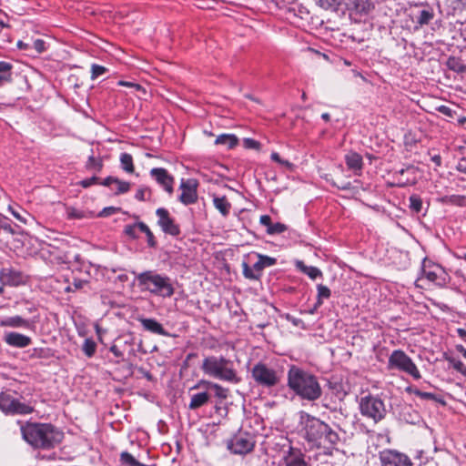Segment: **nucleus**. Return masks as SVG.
<instances>
[{"instance_id": "a19ab883", "label": "nucleus", "mask_w": 466, "mask_h": 466, "mask_svg": "<svg viewBox=\"0 0 466 466\" xmlns=\"http://www.w3.org/2000/svg\"><path fill=\"white\" fill-rule=\"evenodd\" d=\"M241 266H242L243 276L246 279H250V280H258L259 279V274L255 273L253 268L251 267H249V265L246 261H243Z\"/></svg>"}, {"instance_id": "5701e85b", "label": "nucleus", "mask_w": 466, "mask_h": 466, "mask_svg": "<svg viewBox=\"0 0 466 466\" xmlns=\"http://www.w3.org/2000/svg\"><path fill=\"white\" fill-rule=\"evenodd\" d=\"M345 162L349 169L353 170L359 175L363 167V159L361 155L357 152H350L345 156Z\"/></svg>"}, {"instance_id": "79ce46f5", "label": "nucleus", "mask_w": 466, "mask_h": 466, "mask_svg": "<svg viewBox=\"0 0 466 466\" xmlns=\"http://www.w3.org/2000/svg\"><path fill=\"white\" fill-rule=\"evenodd\" d=\"M433 18L432 11L429 9H423L420 12L419 16L417 18V23L420 25H428L430 21Z\"/></svg>"}, {"instance_id": "6ab92c4d", "label": "nucleus", "mask_w": 466, "mask_h": 466, "mask_svg": "<svg viewBox=\"0 0 466 466\" xmlns=\"http://www.w3.org/2000/svg\"><path fill=\"white\" fill-rule=\"evenodd\" d=\"M4 340L7 345L15 348H25L32 343L30 337L14 331L5 333Z\"/></svg>"}, {"instance_id": "f704fd0d", "label": "nucleus", "mask_w": 466, "mask_h": 466, "mask_svg": "<svg viewBox=\"0 0 466 466\" xmlns=\"http://www.w3.org/2000/svg\"><path fill=\"white\" fill-rule=\"evenodd\" d=\"M317 306H321L323 304V299H328L331 296L330 289L323 285V284H318L317 285Z\"/></svg>"}, {"instance_id": "39448f33", "label": "nucleus", "mask_w": 466, "mask_h": 466, "mask_svg": "<svg viewBox=\"0 0 466 466\" xmlns=\"http://www.w3.org/2000/svg\"><path fill=\"white\" fill-rule=\"evenodd\" d=\"M201 370L204 374L232 384L240 381L232 360L223 356H208L203 360Z\"/></svg>"}, {"instance_id": "c756f323", "label": "nucleus", "mask_w": 466, "mask_h": 466, "mask_svg": "<svg viewBox=\"0 0 466 466\" xmlns=\"http://www.w3.org/2000/svg\"><path fill=\"white\" fill-rule=\"evenodd\" d=\"M409 208L412 213L420 214L423 210V201L420 195L412 194L409 198Z\"/></svg>"}, {"instance_id": "20e7f679", "label": "nucleus", "mask_w": 466, "mask_h": 466, "mask_svg": "<svg viewBox=\"0 0 466 466\" xmlns=\"http://www.w3.org/2000/svg\"><path fill=\"white\" fill-rule=\"evenodd\" d=\"M132 273L141 291H148L163 298H170L175 293L171 279L167 275L159 274L156 270H146L141 273L132 271Z\"/></svg>"}, {"instance_id": "de8ad7c7", "label": "nucleus", "mask_w": 466, "mask_h": 466, "mask_svg": "<svg viewBox=\"0 0 466 466\" xmlns=\"http://www.w3.org/2000/svg\"><path fill=\"white\" fill-rule=\"evenodd\" d=\"M150 196H151V191L148 187H139L135 194L136 199H137L139 201L148 200L150 198Z\"/></svg>"}, {"instance_id": "473e14b6", "label": "nucleus", "mask_w": 466, "mask_h": 466, "mask_svg": "<svg viewBox=\"0 0 466 466\" xmlns=\"http://www.w3.org/2000/svg\"><path fill=\"white\" fill-rule=\"evenodd\" d=\"M120 163L121 167L127 173L132 174L135 171V167L133 164V157L128 153H122L120 155Z\"/></svg>"}, {"instance_id": "c9c22d12", "label": "nucleus", "mask_w": 466, "mask_h": 466, "mask_svg": "<svg viewBox=\"0 0 466 466\" xmlns=\"http://www.w3.org/2000/svg\"><path fill=\"white\" fill-rule=\"evenodd\" d=\"M82 351L87 358H92L96 351V343L95 340L91 338L86 339L82 346Z\"/></svg>"}, {"instance_id": "a18cd8bd", "label": "nucleus", "mask_w": 466, "mask_h": 466, "mask_svg": "<svg viewBox=\"0 0 466 466\" xmlns=\"http://www.w3.org/2000/svg\"><path fill=\"white\" fill-rule=\"evenodd\" d=\"M408 390L422 400H437L436 395L431 392L421 391L418 389H410V388H408Z\"/></svg>"}, {"instance_id": "e433bc0d", "label": "nucleus", "mask_w": 466, "mask_h": 466, "mask_svg": "<svg viewBox=\"0 0 466 466\" xmlns=\"http://www.w3.org/2000/svg\"><path fill=\"white\" fill-rule=\"evenodd\" d=\"M445 360L449 362L450 367L453 368L458 372L466 377V366L461 360L449 356H446Z\"/></svg>"}, {"instance_id": "393cba45", "label": "nucleus", "mask_w": 466, "mask_h": 466, "mask_svg": "<svg viewBox=\"0 0 466 466\" xmlns=\"http://www.w3.org/2000/svg\"><path fill=\"white\" fill-rule=\"evenodd\" d=\"M438 202L443 205H451L456 207L466 206V196L461 195H450L438 198Z\"/></svg>"}, {"instance_id": "0e129e2a", "label": "nucleus", "mask_w": 466, "mask_h": 466, "mask_svg": "<svg viewBox=\"0 0 466 466\" xmlns=\"http://www.w3.org/2000/svg\"><path fill=\"white\" fill-rule=\"evenodd\" d=\"M332 185L337 187L340 190H350L351 188L350 182H342L340 184H337V183L333 182Z\"/></svg>"}, {"instance_id": "4be33fe9", "label": "nucleus", "mask_w": 466, "mask_h": 466, "mask_svg": "<svg viewBox=\"0 0 466 466\" xmlns=\"http://www.w3.org/2000/svg\"><path fill=\"white\" fill-rule=\"evenodd\" d=\"M35 323V321H29L21 316H12L7 317L1 320L0 326L1 327H10V328H25L30 329L32 324Z\"/></svg>"}, {"instance_id": "864d4df0", "label": "nucleus", "mask_w": 466, "mask_h": 466, "mask_svg": "<svg viewBox=\"0 0 466 466\" xmlns=\"http://www.w3.org/2000/svg\"><path fill=\"white\" fill-rule=\"evenodd\" d=\"M214 384H215V382L201 380L196 385H194L193 387L190 388V391L204 388L206 390H208L209 392V390H211V385H214Z\"/></svg>"}, {"instance_id": "f8f14e48", "label": "nucleus", "mask_w": 466, "mask_h": 466, "mask_svg": "<svg viewBox=\"0 0 466 466\" xmlns=\"http://www.w3.org/2000/svg\"><path fill=\"white\" fill-rule=\"evenodd\" d=\"M157 217V225L161 230L172 237H178L181 233L180 227L176 223L175 218L171 217L169 211L165 208H158L156 210Z\"/></svg>"}, {"instance_id": "7ed1b4c3", "label": "nucleus", "mask_w": 466, "mask_h": 466, "mask_svg": "<svg viewBox=\"0 0 466 466\" xmlns=\"http://www.w3.org/2000/svg\"><path fill=\"white\" fill-rule=\"evenodd\" d=\"M23 439L33 448L50 450L60 443L64 434L50 423L26 422L21 426Z\"/></svg>"}, {"instance_id": "3c124183", "label": "nucleus", "mask_w": 466, "mask_h": 466, "mask_svg": "<svg viewBox=\"0 0 466 466\" xmlns=\"http://www.w3.org/2000/svg\"><path fill=\"white\" fill-rule=\"evenodd\" d=\"M243 146L247 149H255L259 150L260 149V143L253 138H244L243 140Z\"/></svg>"}, {"instance_id": "7c9ffc66", "label": "nucleus", "mask_w": 466, "mask_h": 466, "mask_svg": "<svg viewBox=\"0 0 466 466\" xmlns=\"http://www.w3.org/2000/svg\"><path fill=\"white\" fill-rule=\"evenodd\" d=\"M138 227H139V231L142 233H145V235L147 237V246L152 248H157V242L156 240V238H155L153 232L148 228V226L146 223L139 221Z\"/></svg>"}, {"instance_id": "0eeeda50", "label": "nucleus", "mask_w": 466, "mask_h": 466, "mask_svg": "<svg viewBox=\"0 0 466 466\" xmlns=\"http://www.w3.org/2000/svg\"><path fill=\"white\" fill-rule=\"evenodd\" d=\"M359 408L363 417L372 420L375 423L382 420L387 414L384 401L380 397L372 394L361 397Z\"/></svg>"}, {"instance_id": "6e6552de", "label": "nucleus", "mask_w": 466, "mask_h": 466, "mask_svg": "<svg viewBox=\"0 0 466 466\" xmlns=\"http://www.w3.org/2000/svg\"><path fill=\"white\" fill-rule=\"evenodd\" d=\"M0 410L7 416L28 415L34 411L33 406L15 398L10 391L0 393Z\"/></svg>"}, {"instance_id": "9d476101", "label": "nucleus", "mask_w": 466, "mask_h": 466, "mask_svg": "<svg viewBox=\"0 0 466 466\" xmlns=\"http://www.w3.org/2000/svg\"><path fill=\"white\" fill-rule=\"evenodd\" d=\"M254 436L247 431H238L227 441L228 450L234 454L245 455L255 448Z\"/></svg>"}, {"instance_id": "f257e3e1", "label": "nucleus", "mask_w": 466, "mask_h": 466, "mask_svg": "<svg viewBox=\"0 0 466 466\" xmlns=\"http://www.w3.org/2000/svg\"><path fill=\"white\" fill-rule=\"evenodd\" d=\"M299 434L310 448H335L340 442L339 433L328 423L308 412L300 411Z\"/></svg>"}, {"instance_id": "69168bd1", "label": "nucleus", "mask_w": 466, "mask_h": 466, "mask_svg": "<svg viewBox=\"0 0 466 466\" xmlns=\"http://www.w3.org/2000/svg\"><path fill=\"white\" fill-rule=\"evenodd\" d=\"M253 270L255 271V273H258L259 274V279L261 278L262 276V272L264 270V268L261 264V262L259 260H258L252 267Z\"/></svg>"}, {"instance_id": "603ef678", "label": "nucleus", "mask_w": 466, "mask_h": 466, "mask_svg": "<svg viewBox=\"0 0 466 466\" xmlns=\"http://www.w3.org/2000/svg\"><path fill=\"white\" fill-rule=\"evenodd\" d=\"M121 210L120 208H116V207H106V208H104L97 215V217H100V218H106V217H109L111 215H114V214H116L118 213L119 211Z\"/></svg>"}, {"instance_id": "09e8293b", "label": "nucleus", "mask_w": 466, "mask_h": 466, "mask_svg": "<svg viewBox=\"0 0 466 466\" xmlns=\"http://www.w3.org/2000/svg\"><path fill=\"white\" fill-rule=\"evenodd\" d=\"M12 68L13 66L5 61H0V76H6L9 77V82L12 81Z\"/></svg>"}, {"instance_id": "338daca9", "label": "nucleus", "mask_w": 466, "mask_h": 466, "mask_svg": "<svg viewBox=\"0 0 466 466\" xmlns=\"http://www.w3.org/2000/svg\"><path fill=\"white\" fill-rule=\"evenodd\" d=\"M87 283V281L86 280H82V279H74L72 285L74 287V289L76 290V289H80L84 287V285H86Z\"/></svg>"}, {"instance_id": "412c9836", "label": "nucleus", "mask_w": 466, "mask_h": 466, "mask_svg": "<svg viewBox=\"0 0 466 466\" xmlns=\"http://www.w3.org/2000/svg\"><path fill=\"white\" fill-rule=\"evenodd\" d=\"M144 329L157 335L168 336V332L163 328L162 324L155 319L141 318L138 319Z\"/></svg>"}, {"instance_id": "e2e57ef3", "label": "nucleus", "mask_w": 466, "mask_h": 466, "mask_svg": "<svg viewBox=\"0 0 466 466\" xmlns=\"http://www.w3.org/2000/svg\"><path fill=\"white\" fill-rule=\"evenodd\" d=\"M109 350L114 354L116 358L123 360L124 353L118 349L116 345H112Z\"/></svg>"}, {"instance_id": "774afa93", "label": "nucleus", "mask_w": 466, "mask_h": 466, "mask_svg": "<svg viewBox=\"0 0 466 466\" xmlns=\"http://www.w3.org/2000/svg\"><path fill=\"white\" fill-rule=\"evenodd\" d=\"M457 170L466 174V159H461L457 165Z\"/></svg>"}, {"instance_id": "8fccbe9b", "label": "nucleus", "mask_w": 466, "mask_h": 466, "mask_svg": "<svg viewBox=\"0 0 466 466\" xmlns=\"http://www.w3.org/2000/svg\"><path fill=\"white\" fill-rule=\"evenodd\" d=\"M258 258L264 268L274 266L277 263V258L267 255L258 254Z\"/></svg>"}, {"instance_id": "a211bd4d", "label": "nucleus", "mask_w": 466, "mask_h": 466, "mask_svg": "<svg viewBox=\"0 0 466 466\" xmlns=\"http://www.w3.org/2000/svg\"><path fill=\"white\" fill-rule=\"evenodd\" d=\"M341 9L339 11H353L357 14H368L372 8L370 0H340Z\"/></svg>"}, {"instance_id": "4c0bfd02", "label": "nucleus", "mask_w": 466, "mask_h": 466, "mask_svg": "<svg viewBox=\"0 0 466 466\" xmlns=\"http://www.w3.org/2000/svg\"><path fill=\"white\" fill-rule=\"evenodd\" d=\"M120 461L123 464H127L128 466H148L139 462L132 454L127 451H123L120 454Z\"/></svg>"}, {"instance_id": "6e6d98bb", "label": "nucleus", "mask_w": 466, "mask_h": 466, "mask_svg": "<svg viewBox=\"0 0 466 466\" xmlns=\"http://www.w3.org/2000/svg\"><path fill=\"white\" fill-rule=\"evenodd\" d=\"M32 47L36 53L41 54L46 50V42L43 39H36L33 42Z\"/></svg>"}, {"instance_id": "4d7b16f0", "label": "nucleus", "mask_w": 466, "mask_h": 466, "mask_svg": "<svg viewBox=\"0 0 466 466\" xmlns=\"http://www.w3.org/2000/svg\"><path fill=\"white\" fill-rule=\"evenodd\" d=\"M437 111L448 117H451V118H453L454 114H455L454 110H452L451 107L444 106V105L438 106Z\"/></svg>"}, {"instance_id": "f03ea898", "label": "nucleus", "mask_w": 466, "mask_h": 466, "mask_svg": "<svg viewBox=\"0 0 466 466\" xmlns=\"http://www.w3.org/2000/svg\"><path fill=\"white\" fill-rule=\"evenodd\" d=\"M287 386L301 400L309 401L319 400L322 394L318 378L297 365L289 366L287 373Z\"/></svg>"}, {"instance_id": "f3484780", "label": "nucleus", "mask_w": 466, "mask_h": 466, "mask_svg": "<svg viewBox=\"0 0 466 466\" xmlns=\"http://www.w3.org/2000/svg\"><path fill=\"white\" fill-rule=\"evenodd\" d=\"M282 460L285 466H310L305 461V454L299 449L292 446H289Z\"/></svg>"}, {"instance_id": "58836bf2", "label": "nucleus", "mask_w": 466, "mask_h": 466, "mask_svg": "<svg viewBox=\"0 0 466 466\" xmlns=\"http://www.w3.org/2000/svg\"><path fill=\"white\" fill-rule=\"evenodd\" d=\"M86 168L87 170H96V172H100L103 168V161L101 159L96 158L93 155L88 157V159L86 163Z\"/></svg>"}, {"instance_id": "5fc2aeb1", "label": "nucleus", "mask_w": 466, "mask_h": 466, "mask_svg": "<svg viewBox=\"0 0 466 466\" xmlns=\"http://www.w3.org/2000/svg\"><path fill=\"white\" fill-rule=\"evenodd\" d=\"M270 158H271V160H273L275 162H278L281 166H284V167H289V168L292 167V164L289 160L282 159L280 157L279 154L277 153V152H273L271 154V156H270Z\"/></svg>"}, {"instance_id": "4468645a", "label": "nucleus", "mask_w": 466, "mask_h": 466, "mask_svg": "<svg viewBox=\"0 0 466 466\" xmlns=\"http://www.w3.org/2000/svg\"><path fill=\"white\" fill-rule=\"evenodd\" d=\"M198 183L196 179H182L180 183L182 193L178 198L179 201L186 206L196 203L198 198Z\"/></svg>"}, {"instance_id": "cd10ccee", "label": "nucleus", "mask_w": 466, "mask_h": 466, "mask_svg": "<svg viewBox=\"0 0 466 466\" xmlns=\"http://www.w3.org/2000/svg\"><path fill=\"white\" fill-rule=\"evenodd\" d=\"M296 266L300 271L305 273L311 279H316L318 277L322 276V272L317 267L307 266L302 261H298Z\"/></svg>"}, {"instance_id": "ea45409f", "label": "nucleus", "mask_w": 466, "mask_h": 466, "mask_svg": "<svg viewBox=\"0 0 466 466\" xmlns=\"http://www.w3.org/2000/svg\"><path fill=\"white\" fill-rule=\"evenodd\" d=\"M138 225L139 221L133 224L126 225L124 227L125 235H127L131 239L138 238V232H140Z\"/></svg>"}, {"instance_id": "ddd939ff", "label": "nucleus", "mask_w": 466, "mask_h": 466, "mask_svg": "<svg viewBox=\"0 0 466 466\" xmlns=\"http://www.w3.org/2000/svg\"><path fill=\"white\" fill-rule=\"evenodd\" d=\"M381 466H412L411 460L396 450L385 449L379 453Z\"/></svg>"}, {"instance_id": "a878e982", "label": "nucleus", "mask_w": 466, "mask_h": 466, "mask_svg": "<svg viewBox=\"0 0 466 466\" xmlns=\"http://www.w3.org/2000/svg\"><path fill=\"white\" fill-rule=\"evenodd\" d=\"M214 207L219 211L223 217H227L231 209V204L225 196L213 198Z\"/></svg>"}, {"instance_id": "bb28decb", "label": "nucleus", "mask_w": 466, "mask_h": 466, "mask_svg": "<svg viewBox=\"0 0 466 466\" xmlns=\"http://www.w3.org/2000/svg\"><path fill=\"white\" fill-rule=\"evenodd\" d=\"M447 67L457 73V74H465L466 73V65L463 64L462 60L457 56H450L446 62Z\"/></svg>"}, {"instance_id": "1a4fd4ad", "label": "nucleus", "mask_w": 466, "mask_h": 466, "mask_svg": "<svg viewBox=\"0 0 466 466\" xmlns=\"http://www.w3.org/2000/svg\"><path fill=\"white\" fill-rule=\"evenodd\" d=\"M388 370H396L407 373L415 380L420 379V373L413 360L401 350H395L389 357Z\"/></svg>"}, {"instance_id": "bf43d9fd", "label": "nucleus", "mask_w": 466, "mask_h": 466, "mask_svg": "<svg viewBox=\"0 0 466 466\" xmlns=\"http://www.w3.org/2000/svg\"><path fill=\"white\" fill-rule=\"evenodd\" d=\"M137 371L148 381H153L155 380L151 372L143 367L137 368Z\"/></svg>"}, {"instance_id": "aec40b11", "label": "nucleus", "mask_w": 466, "mask_h": 466, "mask_svg": "<svg viewBox=\"0 0 466 466\" xmlns=\"http://www.w3.org/2000/svg\"><path fill=\"white\" fill-rule=\"evenodd\" d=\"M212 398V393L203 390L191 394L188 409L195 410L208 404Z\"/></svg>"}, {"instance_id": "680f3d73", "label": "nucleus", "mask_w": 466, "mask_h": 466, "mask_svg": "<svg viewBox=\"0 0 466 466\" xmlns=\"http://www.w3.org/2000/svg\"><path fill=\"white\" fill-rule=\"evenodd\" d=\"M259 222L261 225L267 227V228H268L272 225L271 218L268 215L260 216Z\"/></svg>"}, {"instance_id": "72a5a7b5", "label": "nucleus", "mask_w": 466, "mask_h": 466, "mask_svg": "<svg viewBox=\"0 0 466 466\" xmlns=\"http://www.w3.org/2000/svg\"><path fill=\"white\" fill-rule=\"evenodd\" d=\"M228 389L224 388L218 383L211 385V390H209V392L212 393V396L219 400V403L228 398Z\"/></svg>"}, {"instance_id": "13d9d810", "label": "nucleus", "mask_w": 466, "mask_h": 466, "mask_svg": "<svg viewBox=\"0 0 466 466\" xmlns=\"http://www.w3.org/2000/svg\"><path fill=\"white\" fill-rule=\"evenodd\" d=\"M98 181V177H96V176H93L91 177H88V178H86V179H83L81 180L78 184L84 187V188H86V187H91L92 185L94 184H96Z\"/></svg>"}, {"instance_id": "423d86ee", "label": "nucleus", "mask_w": 466, "mask_h": 466, "mask_svg": "<svg viewBox=\"0 0 466 466\" xmlns=\"http://www.w3.org/2000/svg\"><path fill=\"white\" fill-rule=\"evenodd\" d=\"M250 372L255 383L262 388H274L280 383L282 379L281 371L268 367L262 361L256 363Z\"/></svg>"}, {"instance_id": "b1692460", "label": "nucleus", "mask_w": 466, "mask_h": 466, "mask_svg": "<svg viewBox=\"0 0 466 466\" xmlns=\"http://www.w3.org/2000/svg\"><path fill=\"white\" fill-rule=\"evenodd\" d=\"M216 145L224 146L228 149H233L238 144V138L234 134H221L215 140Z\"/></svg>"}, {"instance_id": "dca6fc26", "label": "nucleus", "mask_w": 466, "mask_h": 466, "mask_svg": "<svg viewBox=\"0 0 466 466\" xmlns=\"http://www.w3.org/2000/svg\"><path fill=\"white\" fill-rule=\"evenodd\" d=\"M0 281L3 285L16 287L25 282L22 272L11 268H4L0 270Z\"/></svg>"}, {"instance_id": "37998d69", "label": "nucleus", "mask_w": 466, "mask_h": 466, "mask_svg": "<svg viewBox=\"0 0 466 466\" xmlns=\"http://www.w3.org/2000/svg\"><path fill=\"white\" fill-rule=\"evenodd\" d=\"M288 229V227L280 222L272 223L271 227L267 228V233L268 235H277L285 232Z\"/></svg>"}, {"instance_id": "2eb2a0df", "label": "nucleus", "mask_w": 466, "mask_h": 466, "mask_svg": "<svg viewBox=\"0 0 466 466\" xmlns=\"http://www.w3.org/2000/svg\"><path fill=\"white\" fill-rule=\"evenodd\" d=\"M150 176L159 184L168 194L173 193L174 177L163 167H154L150 170Z\"/></svg>"}, {"instance_id": "2f4dec72", "label": "nucleus", "mask_w": 466, "mask_h": 466, "mask_svg": "<svg viewBox=\"0 0 466 466\" xmlns=\"http://www.w3.org/2000/svg\"><path fill=\"white\" fill-rule=\"evenodd\" d=\"M317 5L324 10L339 11L341 9L340 0H315Z\"/></svg>"}, {"instance_id": "49530a36", "label": "nucleus", "mask_w": 466, "mask_h": 466, "mask_svg": "<svg viewBox=\"0 0 466 466\" xmlns=\"http://www.w3.org/2000/svg\"><path fill=\"white\" fill-rule=\"evenodd\" d=\"M116 185V189L115 191L116 195L124 194L129 191L130 189V183L127 181H122L118 179L117 177L115 180V183Z\"/></svg>"}, {"instance_id": "9b49d317", "label": "nucleus", "mask_w": 466, "mask_h": 466, "mask_svg": "<svg viewBox=\"0 0 466 466\" xmlns=\"http://www.w3.org/2000/svg\"><path fill=\"white\" fill-rule=\"evenodd\" d=\"M421 275L441 288L445 287L451 280V277L441 266L431 263L427 258L422 261Z\"/></svg>"}, {"instance_id": "052dcab7", "label": "nucleus", "mask_w": 466, "mask_h": 466, "mask_svg": "<svg viewBox=\"0 0 466 466\" xmlns=\"http://www.w3.org/2000/svg\"><path fill=\"white\" fill-rule=\"evenodd\" d=\"M47 350L43 348H35L33 350L32 356L35 358H46L47 355L46 354Z\"/></svg>"}, {"instance_id": "c85d7f7f", "label": "nucleus", "mask_w": 466, "mask_h": 466, "mask_svg": "<svg viewBox=\"0 0 466 466\" xmlns=\"http://www.w3.org/2000/svg\"><path fill=\"white\" fill-rule=\"evenodd\" d=\"M66 214L69 219H81L95 216V213L92 211L80 210L73 207L67 208Z\"/></svg>"}, {"instance_id": "c03bdc74", "label": "nucleus", "mask_w": 466, "mask_h": 466, "mask_svg": "<svg viewBox=\"0 0 466 466\" xmlns=\"http://www.w3.org/2000/svg\"><path fill=\"white\" fill-rule=\"evenodd\" d=\"M107 72H108V68H106L103 66L97 65V64H92V66H91V79H93V80L96 79Z\"/></svg>"}]
</instances>
